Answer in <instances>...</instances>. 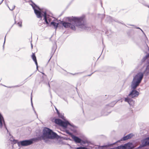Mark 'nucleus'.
<instances>
[{
    "instance_id": "1",
    "label": "nucleus",
    "mask_w": 149,
    "mask_h": 149,
    "mask_svg": "<svg viewBox=\"0 0 149 149\" xmlns=\"http://www.w3.org/2000/svg\"><path fill=\"white\" fill-rule=\"evenodd\" d=\"M69 22H63V26L66 28H70L73 30H76L75 26L82 30H88L89 28L86 24L84 18L82 17H67Z\"/></svg>"
},
{
    "instance_id": "2",
    "label": "nucleus",
    "mask_w": 149,
    "mask_h": 149,
    "mask_svg": "<svg viewBox=\"0 0 149 149\" xmlns=\"http://www.w3.org/2000/svg\"><path fill=\"white\" fill-rule=\"evenodd\" d=\"M32 3L31 5L34 10V13L37 17L41 19L42 16H43L44 17L43 19L44 20L46 24H48L52 20V19L53 17L47 15L46 10H42L34 3L33 2Z\"/></svg>"
},
{
    "instance_id": "3",
    "label": "nucleus",
    "mask_w": 149,
    "mask_h": 149,
    "mask_svg": "<svg viewBox=\"0 0 149 149\" xmlns=\"http://www.w3.org/2000/svg\"><path fill=\"white\" fill-rule=\"evenodd\" d=\"M145 70L143 72H138L133 76V79L131 84V85H132V87L135 88L139 86L143 79L144 73L145 74ZM144 75L146 76L145 78L146 79H149V78L146 77L145 74H144Z\"/></svg>"
},
{
    "instance_id": "4",
    "label": "nucleus",
    "mask_w": 149,
    "mask_h": 149,
    "mask_svg": "<svg viewBox=\"0 0 149 149\" xmlns=\"http://www.w3.org/2000/svg\"><path fill=\"white\" fill-rule=\"evenodd\" d=\"M130 86L132 90L128 95V97L125 98V101L127 102L130 105H132L134 103V102L132 99L130 98V97L133 98L137 97L139 94V93L135 90L137 87L133 88L132 86V85H131Z\"/></svg>"
},
{
    "instance_id": "5",
    "label": "nucleus",
    "mask_w": 149,
    "mask_h": 149,
    "mask_svg": "<svg viewBox=\"0 0 149 149\" xmlns=\"http://www.w3.org/2000/svg\"><path fill=\"white\" fill-rule=\"evenodd\" d=\"M57 134L49 128L45 127L43 130V134L41 136L42 139H53L56 137Z\"/></svg>"
},
{
    "instance_id": "6",
    "label": "nucleus",
    "mask_w": 149,
    "mask_h": 149,
    "mask_svg": "<svg viewBox=\"0 0 149 149\" xmlns=\"http://www.w3.org/2000/svg\"><path fill=\"white\" fill-rule=\"evenodd\" d=\"M13 142L15 143H17L18 146H27L33 143V141L31 140H25L20 142H17L16 140H14Z\"/></svg>"
},
{
    "instance_id": "7",
    "label": "nucleus",
    "mask_w": 149,
    "mask_h": 149,
    "mask_svg": "<svg viewBox=\"0 0 149 149\" xmlns=\"http://www.w3.org/2000/svg\"><path fill=\"white\" fill-rule=\"evenodd\" d=\"M147 59H148L146 63V67L145 71V74L146 77L149 78V54H147L143 59V61H145Z\"/></svg>"
},
{
    "instance_id": "8",
    "label": "nucleus",
    "mask_w": 149,
    "mask_h": 149,
    "mask_svg": "<svg viewBox=\"0 0 149 149\" xmlns=\"http://www.w3.org/2000/svg\"><path fill=\"white\" fill-rule=\"evenodd\" d=\"M60 126H61L64 128H66L67 126L70 128L71 130H73L74 126L73 125H71L69 122L66 121L64 122L62 121Z\"/></svg>"
},
{
    "instance_id": "9",
    "label": "nucleus",
    "mask_w": 149,
    "mask_h": 149,
    "mask_svg": "<svg viewBox=\"0 0 149 149\" xmlns=\"http://www.w3.org/2000/svg\"><path fill=\"white\" fill-rule=\"evenodd\" d=\"M66 132L67 133L71 135L72 138L74 140V141L76 143H80L81 142V139L78 137L73 135L71 133L69 132L68 130H66Z\"/></svg>"
},
{
    "instance_id": "10",
    "label": "nucleus",
    "mask_w": 149,
    "mask_h": 149,
    "mask_svg": "<svg viewBox=\"0 0 149 149\" xmlns=\"http://www.w3.org/2000/svg\"><path fill=\"white\" fill-rule=\"evenodd\" d=\"M3 126L4 127V128L8 131V130L6 127V125L5 123L3 118L2 115L0 113V128H2Z\"/></svg>"
},
{
    "instance_id": "11",
    "label": "nucleus",
    "mask_w": 149,
    "mask_h": 149,
    "mask_svg": "<svg viewBox=\"0 0 149 149\" xmlns=\"http://www.w3.org/2000/svg\"><path fill=\"white\" fill-rule=\"evenodd\" d=\"M125 149H133L134 148L133 144L132 143H128L124 145Z\"/></svg>"
},
{
    "instance_id": "12",
    "label": "nucleus",
    "mask_w": 149,
    "mask_h": 149,
    "mask_svg": "<svg viewBox=\"0 0 149 149\" xmlns=\"http://www.w3.org/2000/svg\"><path fill=\"white\" fill-rule=\"evenodd\" d=\"M142 144L143 146L149 145V137L144 139L142 141Z\"/></svg>"
},
{
    "instance_id": "13",
    "label": "nucleus",
    "mask_w": 149,
    "mask_h": 149,
    "mask_svg": "<svg viewBox=\"0 0 149 149\" xmlns=\"http://www.w3.org/2000/svg\"><path fill=\"white\" fill-rule=\"evenodd\" d=\"M133 136V134H130L126 135L125 136L123 137V140L125 141L127 140L128 139L131 138Z\"/></svg>"
},
{
    "instance_id": "14",
    "label": "nucleus",
    "mask_w": 149,
    "mask_h": 149,
    "mask_svg": "<svg viewBox=\"0 0 149 149\" xmlns=\"http://www.w3.org/2000/svg\"><path fill=\"white\" fill-rule=\"evenodd\" d=\"M62 121L59 119H56L55 120L54 122L55 123L58 125H60Z\"/></svg>"
},
{
    "instance_id": "15",
    "label": "nucleus",
    "mask_w": 149,
    "mask_h": 149,
    "mask_svg": "<svg viewBox=\"0 0 149 149\" xmlns=\"http://www.w3.org/2000/svg\"><path fill=\"white\" fill-rule=\"evenodd\" d=\"M51 25H52L54 27V28L56 29L58 27V23H56L52 21L51 22Z\"/></svg>"
},
{
    "instance_id": "16",
    "label": "nucleus",
    "mask_w": 149,
    "mask_h": 149,
    "mask_svg": "<svg viewBox=\"0 0 149 149\" xmlns=\"http://www.w3.org/2000/svg\"><path fill=\"white\" fill-rule=\"evenodd\" d=\"M144 47H145V50H144L143 48V47H142L143 49V51H149V47H148V45H147L146 42L145 44Z\"/></svg>"
},
{
    "instance_id": "17",
    "label": "nucleus",
    "mask_w": 149,
    "mask_h": 149,
    "mask_svg": "<svg viewBox=\"0 0 149 149\" xmlns=\"http://www.w3.org/2000/svg\"><path fill=\"white\" fill-rule=\"evenodd\" d=\"M17 24L19 27H21L22 26V20H20Z\"/></svg>"
},
{
    "instance_id": "18",
    "label": "nucleus",
    "mask_w": 149,
    "mask_h": 149,
    "mask_svg": "<svg viewBox=\"0 0 149 149\" xmlns=\"http://www.w3.org/2000/svg\"><path fill=\"white\" fill-rule=\"evenodd\" d=\"M115 149H125L124 146H120L115 148Z\"/></svg>"
},
{
    "instance_id": "19",
    "label": "nucleus",
    "mask_w": 149,
    "mask_h": 149,
    "mask_svg": "<svg viewBox=\"0 0 149 149\" xmlns=\"http://www.w3.org/2000/svg\"><path fill=\"white\" fill-rule=\"evenodd\" d=\"M32 58L34 61L36 60V56H35V54L33 53V54L32 55Z\"/></svg>"
},
{
    "instance_id": "20",
    "label": "nucleus",
    "mask_w": 149,
    "mask_h": 149,
    "mask_svg": "<svg viewBox=\"0 0 149 149\" xmlns=\"http://www.w3.org/2000/svg\"><path fill=\"white\" fill-rule=\"evenodd\" d=\"M7 5V6L9 8V9L11 10H13L15 9V6L14 5H13V6L12 7H11V8L9 7V6H8V4Z\"/></svg>"
},
{
    "instance_id": "21",
    "label": "nucleus",
    "mask_w": 149,
    "mask_h": 149,
    "mask_svg": "<svg viewBox=\"0 0 149 149\" xmlns=\"http://www.w3.org/2000/svg\"><path fill=\"white\" fill-rule=\"evenodd\" d=\"M59 117L61 118L62 119H64V117L63 116V115L62 114H60L59 113V114H58Z\"/></svg>"
},
{
    "instance_id": "22",
    "label": "nucleus",
    "mask_w": 149,
    "mask_h": 149,
    "mask_svg": "<svg viewBox=\"0 0 149 149\" xmlns=\"http://www.w3.org/2000/svg\"><path fill=\"white\" fill-rule=\"evenodd\" d=\"M76 149H88L87 148L85 147H80L77 148Z\"/></svg>"
},
{
    "instance_id": "23",
    "label": "nucleus",
    "mask_w": 149,
    "mask_h": 149,
    "mask_svg": "<svg viewBox=\"0 0 149 149\" xmlns=\"http://www.w3.org/2000/svg\"><path fill=\"white\" fill-rule=\"evenodd\" d=\"M34 61L35 62V64H36V68H37V69H38V66L37 62V60Z\"/></svg>"
},
{
    "instance_id": "24",
    "label": "nucleus",
    "mask_w": 149,
    "mask_h": 149,
    "mask_svg": "<svg viewBox=\"0 0 149 149\" xmlns=\"http://www.w3.org/2000/svg\"><path fill=\"white\" fill-rule=\"evenodd\" d=\"M116 143V142L113 144H109V145H108V146H111L112 145L114 144H115Z\"/></svg>"
},
{
    "instance_id": "25",
    "label": "nucleus",
    "mask_w": 149,
    "mask_h": 149,
    "mask_svg": "<svg viewBox=\"0 0 149 149\" xmlns=\"http://www.w3.org/2000/svg\"><path fill=\"white\" fill-rule=\"evenodd\" d=\"M17 86H9V87H7L8 88H14L15 87H16Z\"/></svg>"
},
{
    "instance_id": "26",
    "label": "nucleus",
    "mask_w": 149,
    "mask_h": 149,
    "mask_svg": "<svg viewBox=\"0 0 149 149\" xmlns=\"http://www.w3.org/2000/svg\"><path fill=\"white\" fill-rule=\"evenodd\" d=\"M55 109H56V111L57 113L58 114H59V111H58V109L56 108H55Z\"/></svg>"
},
{
    "instance_id": "27",
    "label": "nucleus",
    "mask_w": 149,
    "mask_h": 149,
    "mask_svg": "<svg viewBox=\"0 0 149 149\" xmlns=\"http://www.w3.org/2000/svg\"><path fill=\"white\" fill-rule=\"evenodd\" d=\"M32 96L31 95V105H32V107H33L32 101Z\"/></svg>"
},
{
    "instance_id": "28",
    "label": "nucleus",
    "mask_w": 149,
    "mask_h": 149,
    "mask_svg": "<svg viewBox=\"0 0 149 149\" xmlns=\"http://www.w3.org/2000/svg\"><path fill=\"white\" fill-rule=\"evenodd\" d=\"M136 28V29H140L141 30V31H142L143 33L144 34V33L143 32V31L140 28H139V27H137V28Z\"/></svg>"
},
{
    "instance_id": "29",
    "label": "nucleus",
    "mask_w": 149,
    "mask_h": 149,
    "mask_svg": "<svg viewBox=\"0 0 149 149\" xmlns=\"http://www.w3.org/2000/svg\"><path fill=\"white\" fill-rule=\"evenodd\" d=\"M4 0H2L0 3V5L2 3Z\"/></svg>"
},
{
    "instance_id": "30",
    "label": "nucleus",
    "mask_w": 149,
    "mask_h": 149,
    "mask_svg": "<svg viewBox=\"0 0 149 149\" xmlns=\"http://www.w3.org/2000/svg\"><path fill=\"white\" fill-rule=\"evenodd\" d=\"M14 20H15V24L16 23V21L15 20V18L14 19Z\"/></svg>"
},
{
    "instance_id": "31",
    "label": "nucleus",
    "mask_w": 149,
    "mask_h": 149,
    "mask_svg": "<svg viewBox=\"0 0 149 149\" xmlns=\"http://www.w3.org/2000/svg\"><path fill=\"white\" fill-rule=\"evenodd\" d=\"M31 48H33V45L31 43Z\"/></svg>"
},
{
    "instance_id": "32",
    "label": "nucleus",
    "mask_w": 149,
    "mask_h": 149,
    "mask_svg": "<svg viewBox=\"0 0 149 149\" xmlns=\"http://www.w3.org/2000/svg\"><path fill=\"white\" fill-rule=\"evenodd\" d=\"M114 104H113V105H110V106H111V107H113V106H114Z\"/></svg>"
},
{
    "instance_id": "33",
    "label": "nucleus",
    "mask_w": 149,
    "mask_h": 149,
    "mask_svg": "<svg viewBox=\"0 0 149 149\" xmlns=\"http://www.w3.org/2000/svg\"><path fill=\"white\" fill-rule=\"evenodd\" d=\"M146 6L149 8V5H146Z\"/></svg>"
},
{
    "instance_id": "34",
    "label": "nucleus",
    "mask_w": 149,
    "mask_h": 149,
    "mask_svg": "<svg viewBox=\"0 0 149 149\" xmlns=\"http://www.w3.org/2000/svg\"><path fill=\"white\" fill-rule=\"evenodd\" d=\"M5 38H6V37H5V40H4V44L5 43Z\"/></svg>"
},
{
    "instance_id": "35",
    "label": "nucleus",
    "mask_w": 149,
    "mask_h": 149,
    "mask_svg": "<svg viewBox=\"0 0 149 149\" xmlns=\"http://www.w3.org/2000/svg\"><path fill=\"white\" fill-rule=\"evenodd\" d=\"M107 146H103V147H106Z\"/></svg>"
},
{
    "instance_id": "36",
    "label": "nucleus",
    "mask_w": 149,
    "mask_h": 149,
    "mask_svg": "<svg viewBox=\"0 0 149 149\" xmlns=\"http://www.w3.org/2000/svg\"><path fill=\"white\" fill-rule=\"evenodd\" d=\"M91 74H90V75H88V76H91Z\"/></svg>"
},
{
    "instance_id": "37",
    "label": "nucleus",
    "mask_w": 149,
    "mask_h": 149,
    "mask_svg": "<svg viewBox=\"0 0 149 149\" xmlns=\"http://www.w3.org/2000/svg\"><path fill=\"white\" fill-rule=\"evenodd\" d=\"M4 86H5V87H7L6 86H5V85H4Z\"/></svg>"
},
{
    "instance_id": "38",
    "label": "nucleus",
    "mask_w": 149,
    "mask_h": 149,
    "mask_svg": "<svg viewBox=\"0 0 149 149\" xmlns=\"http://www.w3.org/2000/svg\"><path fill=\"white\" fill-rule=\"evenodd\" d=\"M93 74V73H92L91 74H91Z\"/></svg>"
},
{
    "instance_id": "39",
    "label": "nucleus",
    "mask_w": 149,
    "mask_h": 149,
    "mask_svg": "<svg viewBox=\"0 0 149 149\" xmlns=\"http://www.w3.org/2000/svg\"><path fill=\"white\" fill-rule=\"evenodd\" d=\"M93 74V73H92L91 74H91Z\"/></svg>"
},
{
    "instance_id": "40",
    "label": "nucleus",
    "mask_w": 149,
    "mask_h": 149,
    "mask_svg": "<svg viewBox=\"0 0 149 149\" xmlns=\"http://www.w3.org/2000/svg\"><path fill=\"white\" fill-rule=\"evenodd\" d=\"M93 74V73H92L91 74H91Z\"/></svg>"
}]
</instances>
